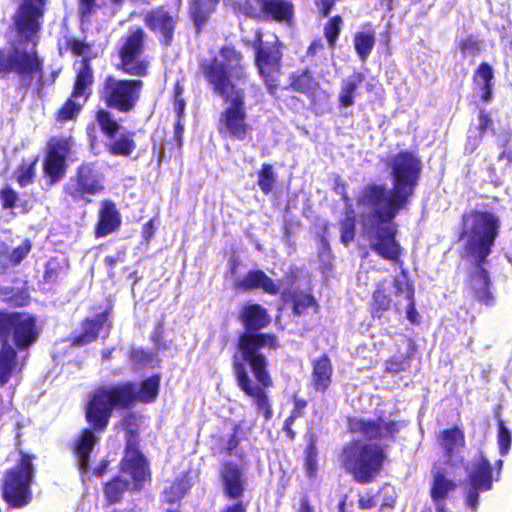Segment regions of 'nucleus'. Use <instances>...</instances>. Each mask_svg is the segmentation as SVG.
Masks as SVG:
<instances>
[{
	"label": "nucleus",
	"mask_w": 512,
	"mask_h": 512,
	"mask_svg": "<svg viewBox=\"0 0 512 512\" xmlns=\"http://www.w3.org/2000/svg\"><path fill=\"white\" fill-rule=\"evenodd\" d=\"M392 187L368 185L360 193L358 204L363 210V227L371 248L384 259H398L401 247L395 239L397 232L393 219L405 209L418 185L421 161L404 151L389 158Z\"/></svg>",
	"instance_id": "f257e3e1"
},
{
	"label": "nucleus",
	"mask_w": 512,
	"mask_h": 512,
	"mask_svg": "<svg viewBox=\"0 0 512 512\" xmlns=\"http://www.w3.org/2000/svg\"><path fill=\"white\" fill-rule=\"evenodd\" d=\"M238 320L244 331L238 335L231 357L236 383L246 396L254 399L257 410L269 420L273 410L265 389L273 386V379L263 350L276 351L281 344L276 334L262 332L271 323V316L262 305L245 303L238 313Z\"/></svg>",
	"instance_id": "f03ea898"
},
{
	"label": "nucleus",
	"mask_w": 512,
	"mask_h": 512,
	"mask_svg": "<svg viewBox=\"0 0 512 512\" xmlns=\"http://www.w3.org/2000/svg\"><path fill=\"white\" fill-rule=\"evenodd\" d=\"M199 69L212 92L228 104L219 116V134L240 141L249 138L252 125L247 120L246 91L241 87L249 73L242 52L232 44L223 45L218 55L201 60Z\"/></svg>",
	"instance_id": "7ed1b4c3"
},
{
	"label": "nucleus",
	"mask_w": 512,
	"mask_h": 512,
	"mask_svg": "<svg viewBox=\"0 0 512 512\" xmlns=\"http://www.w3.org/2000/svg\"><path fill=\"white\" fill-rule=\"evenodd\" d=\"M135 405L133 381L102 385L91 393L84 414L88 427L81 430L70 447L81 473L90 470L91 454L99 442L97 434L107 430L114 410H129Z\"/></svg>",
	"instance_id": "20e7f679"
},
{
	"label": "nucleus",
	"mask_w": 512,
	"mask_h": 512,
	"mask_svg": "<svg viewBox=\"0 0 512 512\" xmlns=\"http://www.w3.org/2000/svg\"><path fill=\"white\" fill-rule=\"evenodd\" d=\"M39 336L40 329L34 314L0 310V387L22 373L26 357L19 356V352L28 351Z\"/></svg>",
	"instance_id": "39448f33"
},
{
	"label": "nucleus",
	"mask_w": 512,
	"mask_h": 512,
	"mask_svg": "<svg viewBox=\"0 0 512 512\" xmlns=\"http://www.w3.org/2000/svg\"><path fill=\"white\" fill-rule=\"evenodd\" d=\"M19 458L15 465L7 469L1 480V497L11 509H22L33 500L32 485L35 481V454L18 450Z\"/></svg>",
	"instance_id": "423d86ee"
},
{
	"label": "nucleus",
	"mask_w": 512,
	"mask_h": 512,
	"mask_svg": "<svg viewBox=\"0 0 512 512\" xmlns=\"http://www.w3.org/2000/svg\"><path fill=\"white\" fill-rule=\"evenodd\" d=\"M462 226L467 237L465 249L468 256L485 261L498 235L499 218L490 212L472 211L463 215Z\"/></svg>",
	"instance_id": "0eeeda50"
},
{
	"label": "nucleus",
	"mask_w": 512,
	"mask_h": 512,
	"mask_svg": "<svg viewBox=\"0 0 512 512\" xmlns=\"http://www.w3.org/2000/svg\"><path fill=\"white\" fill-rule=\"evenodd\" d=\"M143 89L142 78H118L108 74L98 88V97L107 109L130 114L137 109Z\"/></svg>",
	"instance_id": "6e6552de"
},
{
	"label": "nucleus",
	"mask_w": 512,
	"mask_h": 512,
	"mask_svg": "<svg viewBox=\"0 0 512 512\" xmlns=\"http://www.w3.org/2000/svg\"><path fill=\"white\" fill-rule=\"evenodd\" d=\"M263 36L261 28L254 31L251 41V47L255 52L254 64L268 93L276 97L281 76L283 44L276 35H274V40L271 42H264Z\"/></svg>",
	"instance_id": "1a4fd4ad"
},
{
	"label": "nucleus",
	"mask_w": 512,
	"mask_h": 512,
	"mask_svg": "<svg viewBox=\"0 0 512 512\" xmlns=\"http://www.w3.org/2000/svg\"><path fill=\"white\" fill-rule=\"evenodd\" d=\"M385 454L376 444L363 443L354 440L348 444L342 453V462L354 479L362 484L371 482L380 472Z\"/></svg>",
	"instance_id": "9d476101"
},
{
	"label": "nucleus",
	"mask_w": 512,
	"mask_h": 512,
	"mask_svg": "<svg viewBox=\"0 0 512 512\" xmlns=\"http://www.w3.org/2000/svg\"><path fill=\"white\" fill-rule=\"evenodd\" d=\"M43 61L37 51L14 47L9 51L0 49V79L15 75L24 88H28L33 79L43 77Z\"/></svg>",
	"instance_id": "9b49d317"
},
{
	"label": "nucleus",
	"mask_w": 512,
	"mask_h": 512,
	"mask_svg": "<svg viewBox=\"0 0 512 512\" xmlns=\"http://www.w3.org/2000/svg\"><path fill=\"white\" fill-rule=\"evenodd\" d=\"M146 33L137 27L121 38L117 48L119 59L116 69L125 75L145 78L150 73V62L142 58L145 50Z\"/></svg>",
	"instance_id": "f8f14e48"
},
{
	"label": "nucleus",
	"mask_w": 512,
	"mask_h": 512,
	"mask_svg": "<svg viewBox=\"0 0 512 512\" xmlns=\"http://www.w3.org/2000/svg\"><path fill=\"white\" fill-rule=\"evenodd\" d=\"M125 447L119 461L120 475H127L132 484V491H140L145 482L151 479L149 461L141 451L140 440L135 429L125 432Z\"/></svg>",
	"instance_id": "ddd939ff"
},
{
	"label": "nucleus",
	"mask_w": 512,
	"mask_h": 512,
	"mask_svg": "<svg viewBox=\"0 0 512 512\" xmlns=\"http://www.w3.org/2000/svg\"><path fill=\"white\" fill-rule=\"evenodd\" d=\"M105 189L104 176L94 162H84L64 187V193L74 201H89L86 196H95Z\"/></svg>",
	"instance_id": "4468645a"
},
{
	"label": "nucleus",
	"mask_w": 512,
	"mask_h": 512,
	"mask_svg": "<svg viewBox=\"0 0 512 512\" xmlns=\"http://www.w3.org/2000/svg\"><path fill=\"white\" fill-rule=\"evenodd\" d=\"M46 0H22L12 21L19 39L25 43L35 42L42 27Z\"/></svg>",
	"instance_id": "2eb2a0df"
},
{
	"label": "nucleus",
	"mask_w": 512,
	"mask_h": 512,
	"mask_svg": "<svg viewBox=\"0 0 512 512\" xmlns=\"http://www.w3.org/2000/svg\"><path fill=\"white\" fill-rule=\"evenodd\" d=\"M219 479L225 497L230 500H237L223 507L220 512H247L248 504L239 500L243 497L246 489L243 467L231 460L224 461L219 469Z\"/></svg>",
	"instance_id": "dca6fc26"
},
{
	"label": "nucleus",
	"mask_w": 512,
	"mask_h": 512,
	"mask_svg": "<svg viewBox=\"0 0 512 512\" xmlns=\"http://www.w3.org/2000/svg\"><path fill=\"white\" fill-rule=\"evenodd\" d=\"M72 145L73 141L70 137H52L48 141L43 162V172L48 185L57 184L65 176L66 160L72 153Z\"/></svg>",
	"instance_id": "f3484780"
},
{
	"label": "nucleus",
	"mask_w": 512,
	"mask_h": 512,
	"mask_svg": "<svg viewBox=\"0 0 512 512\" xmlns=\"http://www.w3.org/2000/svg\"><path fill=\"white\" fill-rule=\"evenodd\" d=\"M243 10L249 18L278 23H291L294 16V6L288 0H245Z\"/></svg>",
	"instance_id": "a211bd4d"
},
{
	"label": "nucleus",
	"mask_w": 512,
	"mask_h": 512,
	"mask_svg": "<svg viewBox=\"0 0 512 512\" xmlns=\"http://www.w3.org/2000/svg\"><path fill=\"white\" fill-rule=\"evenodd\" d=\"M349 429L353 434H359L366 440H393L399 432V423L383 418H351Z\"/></svg>",
	"instance_id": "6ab92c4d"
},
{
	"label": "nucleus",
	"mask_w": 512,
	"mask_h": 512,
	"mask_svg": "<svg viewBox=\"0 0 512 512\" xmlns=\"http://www.w3.org/2000/svg\"><path fill=\"white\" fill-rule=\"evenodd\" d=\"M492 487V467L487 458L482 454L474 460L471 470L468 472V487L466 492V504L472 510H476L479 504V492Z\"/></svg>",
	"instance_id": "aec40b11"
},
{
	"label": "nucleus",
	"mask_w": 512,
	"mask_h": 512,
	"mask_svg": "<svg viewBox=\"0 0 512 512\" xmlns=\"http://www.w3.org/2000/svg\"><path fill=\"white\" fill-rule=\"evenodd\" d=\"M145 26L158 35L159 41L164 46H170L173 42L176 26L179 21L178 11H168L163 5L148 11L143 18Z\"/></svg>",
	"instance_id": "412c9836"
},
{
	"label": "nucleus",
	"mask_w": 512,
	"mask_h": 512,
	"mask_svg": "<svg viewBox=\"0 0 512 512\" xmlns=\"http://www.w3.org/2000/svg\"><path fill=\"white\" fill-rule=\"evenodd\" d=\"M486 263L487 259L485 261L471 259L468 289L478 302L486 306H492L494 304V297L490 290L491 281L489 273L485 268Z\"/></svg>",
	"instance_id": "4be33fe9"
},
{
	"label": "nucleus",
	"mask_w": 512,
	"mask_h": 512,
	"mask_svg": "<svg viewBox=\"0 0 512 512\" xmlns=\"http://www.w3.org/2000/svg\"><path fill=\"white\" fill-rule=\"evenodd\" d=\"M456 487V483L447 477L445 469L435 465L432 470V483L430 488L434 511L428 509L425 512H448L446 499L448 494L454 491Z\"/></svg>",
	"instance_id": "5701e85b"
},
{
	"label": "nucleus",
	"mask_w": 512,
	"mask_h": 512,
	"mask_svg": "<svg viewBox=\"0 0 512 512\" xmlns=\"http://www.w3.org/2000/svg\"><path fill=\"white\" fill-rule=\"evenodd\" d=\"M122 224L121 213L114 201L104 199L100 202L97 220L94 226L96 239L104 238L117 232Z\"/></svg>",
	"instance_id": "b1692460"
},
{
	"label": "nucleus",
	"mask_w": 512,
	"mask_h": 512,
	"mask_svg": "<svg viewBox=\"0 0 512 512\" xmlns=\"http://www.w3.org/2000/svg\"><path fill=\"white\" fill-rule=\"evenodd\" d=\"M109 311L105 310L95 315L94 318L86 317L80 322V330L70 337V344L74 347H83L95 342L103 329L104 325L109 322Z\"/></svg>",
	"instance_id": "393cba45"
},
{
	"label": "nucleus",
	"mask_w": 512,
	"mask_h": 512,
	"mask_svg": "<svg viewBox=\"0 0 512 512\" xmlns=\"http://www.w3.org/2000/svg\"><path fill=\"white\" fill-rule=\"evenodd\" d=\"M233 288L239 292L261 289L269 295H277L279 293L278 285L261 269L247 271L242 278L234 281Z\"/></svg>",
	"instance_id": "a878e982"
},
{
	"label": "nucleus",
	"mask_w": 512,
	"mask_h": 512,
	"mask_svg": "<svg viewBox=\"0 0 512 512\" xmlns=\"http://www.w3.org/2000/svg\"><path fill=\"white\" fill-rule=\"evenodd\" d=\"M282 300L291 304L292 311L297 316L306 314L310 308L317 307V301L310 287L298 289L291 285L283 291Z\"/></svg>",
	"instance_id": "bb28decb"
},
{
	"label": "nucleus",
	"mask_w": 512,
	"mask_h": 512,
	"mask_svg": "<svg viewBox=\"0 0 512 512\" xmlns=\"http://www.w3.org/2000/svg\"><path fill=\"white\" fill-rule=\"evenodd\" d=\"M94 83V71L91 65V57L81 59V66L77 70L71 95L72 98H83L88 101L91 96V88Z\"/></svg>",
	"instance_id": "cd10ccee"
},
{
	"label": "nucleus",
	"mask_w": 512,
	"mask_h": 512,
	"mask_svg": "<svg viewBox=\"0 0 512 512\" xmlns=\"http://www.w3.org/2000/svg\"><path fill=\"white\" fill-rule=\"evenodd\" d=\"M220 1L221 0H190L189 16L193 21L197 35L202 33L211 15L216 11Z\"/></svg>",
	"instance_id": "c85d7f7f"
},
{
	"label": "nucleus",
	"mask_w": 512,
	"mask_h": 512,
	"mask_svg": "<svg viewBox=\"0 0 512 512\" xmlns=\"http://www.w3.org/2000/svg\"><path fill=\"white\" fill-rule=\"evenodd\" d=\"M102 490L105 498V506L109 507L120 503L127 491H132V484L128 479L118 474L103 483Z\"/></svg>",
	"instance_id": "c756f323"
},
{
	"label": "nucleus",
	"mask_w": 512,
	"mask_h": 512,
	"mask_svg": "<svg viewBox=\"0 0 512 512\" xmlns=\"http://www.w3.org/2000/svg\"><path fill=\"white\" fill-rule=\"evenodd\" d=\"M192 488L189 471L182 472L169 487L163 491L165 503L174 504L183 499Z\"/></svg>",
	"instance_id": "7c9ffc66"
},
{
	"label": "nucleus",
	"mask_w": 512,
	"mask_h": 512,
	"mask_svg": "<svg viewBox=\"0 0 512 512\" xmlns=\"http://www.w3.org/2000/svg\"><path fill=\"white\" fill-rule=\"evenodd\" d=\"M494 71L488 63H482L476 70L474 75V84L481 92L482 101L488 103L493 96V80Z\"/></svg>",
	"instance_id": "2f4dec72"
},
{
	"label": "nucleus",
	"mask_w": 512,
	"mask_h": 512,
	"mask_svg": "<svg viewBox=\"0 0 512 512\" xmlns=\"http://www.w3.org/2000/svg\"><path fill=\"white\" fill-rule=\"evenodd\" d=\"M160 381V374H153L140 382L139 390L135 385V404L154 402L159 395Z\"/></svg>",
	"instance_id": "473e14b6"
},
{
	"label": "nucleus",
	"mask_w": 512,
	"mask_h": 512,
	"mask_svg": "<svg viewBox=\"0 0 512 512\" xmlns=\"http://www.w3.org/2000/svg\"><path fill=\"white\" fill-rule=\"evenodd\" d=\"M303 468L309 478H315L318 474L317 435L310 431L306 435Z\"/></svg>",
	"instance_id": "72a5a7b5"
},
{
	"label": "nucleus",
	"mask_w": 512,
	"mask_h": 512,
	"mask_svg": "<svg viewBox=\"0 0 512 512\" xmlns=\"http://www.w3.org/2000/svg\"><path fill=\"white\" fill-rule=\"evenodd\" d=\"M135 132L126 131L117 139H112L107 144L106 148L110 155L130 157L136 149V142L134 140Z\"/></svg>",
	"instance_id": "f704fd0d"
},
{
	"label": "nucleus",
	"mask_w": 512,
	"mask_h": 512,
	"mask_svg": "<svg viewBox=\"0 0 512 512\" xmlns=\"http://www.w3.org/2000/svg\"><path fill=\"white\" fill-rule=\"evenodd\" d=\"M363 81L364 75L358 73L345 79L342 82L341 91L339 93V102L341 107L348 108L354 104V99L357 95L358 87Z\"/></svg>",
	"instance_id": "c9c22d12"
},
{
	"label": "nucleus",
	"mask_w": 512,
	"mask_h": 512,
	"mask_svg": "<svg viewBox=\"0 0 512 512\" xmlns=\"http://www.w3.org/2000/svg\"><path fill=\"white\" fill-rule=\"evenodd\" d=\"M112 110L105 108H99L95 112V120L98 124L101 132L110 140L114 139L116 134L119 132L121 125L114 118Z\"/></svg>",
	"instance_id": "e433bc0d"
},
{
	"label": "nucleus",
	"mask_w": 512,
	"mask_h": 512,
	"mask_svg": "<svg viewBox=\"0 0 512 512\" xmlns=\"http://www.w3.org/2000/svg\"><path fill=\"white\" fill-rule=\"evenodd\" d=\"M393 288L395 293L394 306L398 311H400L405 304H408V301L414 300V288L409 283L405 274L394 279Z\"/></svg>",
	"instance_id": "4c0bfd02"
},
{
	"label": "nucleus",
	"mask_w": 512,
	"mask_h": 512,
	"mask_svg": "<svg viewBox=\"0 0 512 512\" xmlns=\"http://www.w3.org/2000/svg\"><path fill=\"white\" fill-rule=\"evenodd\" d=\"M39 161V157L35 156L31 160H22L19 165L15 168L14 175L15 179L20 187H26L32 185L36 178V166Z\"/></svg>",
	"instance_id": "58836bf2"
},
{
	"label": "nucleus",
	"mask_w": 512,
	"mask_h": 512,
	"mask_svg": "<svg viewBox=\"0 0 512 512\" xmlns=\"http://www.w3.org/2000/svg\"><path fill=\"white\" fill-rule=\"evenodd\" d=\"M77 98H72V95L64 101V103L57 109L54 114V120L57 123H66L68 121H75L82 111L83 104L76 102Z\"/></svg>",
	"instance_id": "ea45409f"
},
{
	"label": "nucleus",
	"mask_w": 512,
	"mask_h": 512,
	"mask_svg": "<svg viewBox=\"0 0 512 512\" xmlns=\"http://www.w3.org/2000/svg\"><path fill=\"white\" fill-rule=\"evenodd\" d=\"M92 45L81 41L72 36L64 37V43L61 45L58 44V52L60 56H63L65 53L70 52L73 56L78 57H89L88 54L91 52Z\"/></svg>",
	"instance_id": "a19ab883"
},
{
	"label": "nucleus",
	"mask_w": 512,
	"mask_h": 512,
	"mask_svg": "<svg viewBox=\"0 0 512 512\" xmlns=\"http://www.w3.org/2000/svg\"><path fill=\"white\" fill-rule=\"evenodd\" d=\"M290 87L296 92L313 95L318 88V82L311 72L305 69L293 77Z\"/></svg>",
	"instance_id": "79ce46f5"
},
{
	"label": "nucleus",
	"mask_w": 512,
	"mask_h": 512,
	"mask_svg": "<svg viewBox=\"0 0 512 512\" xmlns=\"http://www.w3.org/2000/svg\"><path fill=\"white\" fill-rule=\"evenodd\" d=\"M257 184L264 195H269L277 183V175L271 164L263 163L257 172Z\"/></svg>",
	"instance_id": "37998d69"
},
{
	"label": "nucleus",
	"mask_w": 512,
	"mask_h": 512,
	"mask_svg": "<svg viewBox=\"0 0 512 512\" xmlns=\"http://www.w3.org/2000/svg\"><path fill=\"white\" fill-rule=\"evenodd\" d=\"M463 443L464 435L459 428L455 427L442 432L441 446L448 456H451L459 446L463 445Z\"/></svg>",
	"instance_id": "c03bdc74"
},
{
	"label": "nucleus",
	"mask_w": 512,
	"mask_h": 512,
	"mask_svg": "<svg viewBox=\"0 0 512 512\" xmlns=\"http://www.w3.org/2000/svg\"><path fill=\"white\" fill-rule=\"evenodd\" d=\"M375 45V37L370 32H358L354 37L355 50L362 61H366Z\"/></svg>",
	"instance_id": "a18cd8bd"
},
{
	"label": "nucleus",
	"mask_w": 512,
	"mask_h": 512,
	"mask_svg": "<svg viewBox=\"0 0 512 512\" xmlns=\"http://www.w3.org/2000/svg\"><path fill=\"white\" fill-rule=\"evenodd\" d=\"M343 26V19L341 16L336 15L330 18L324 26V36L327 40L328 46L331 49L335 48L336 41Z\"/></svg>",
	"instance_id": "49530a36"
},
{
	"label": "nucleus",
	"mask_w": 512,
	"mask_h": 512,
	"mask_svg": "<svg viewBox=\"0 0 512 512\" xmlns=\"http://www.w3.org/2000/svg\"><path fill=\"white\" fill-rule=\"evenodd\" d=\"M373 301H374V304H373L372 314H373V317H378V318H380L382 316V313L384 311L389 309L391 302H392L390 296L386 293V291L384 289H380V288L377 289L373 293Z\"/></svg>",
	"instance_id": "de8ad7c7"
},
{
	"label": "nucleus",
	"mask_w": 512,
	"mask_h": 512,
	"mask_svg": "<svg viewBox=\"0 0 512 512\" xmlns=\"http://www.w3.org/2000/svg\"><path fill=\"white\" fill-rule=\"evenodd\" d=\"M497 443L500 455H507L511 447L512 436L510 430L505 426L502 420L498 422Z\"/></svg>",
	"instance_id": "09e8293b"
},
{
	"label": "nucleus",
	"mask_w": 512,
	"mask_h": 512,
	"mask_svg": "<svg viewBox=\"0 0 512 512\" xmlns=\"http://www.w3.org/2000/svg\"><path fill=\"white\" fill-rule=\"evenodd\" d=\"M154 353L144 348H132L128 353L129 360L136 366H146L154 359Z\"/></svg>",
	"instance_id": "8fccbe9b"
},
{
	"label": "nucleus",
	"mask_w": 512,
	"mask_h": 512,
	"mask_svg": "<svg viewBox=\"0 0 512 512\" xmlns=\"http://www.w3.org/2000/svg\"><path fill=\"white\" fill-rule=\"evenodd\" d=\"M18 200V193L10 185H5L0 189V203L2 209H14L17 206Z\"/></svg>",
	"instance_id": "3c124183"
},
{
	"label": "nucleus",
	"mask_w": 512,
	"mask_h": 512,
	"mask_svg": "<svg viewBox=\"0 0 512 512\" xmlns=\"http://www.w3.org/2000/svg\"><path fill=\"white\" fill-rule=\"evenodd\" d=\"M32 248V243L29 239H25L21 245L10 250V265H19L29 254Z\"/></svg>",
	"instance_id": "603ef678"
},
{
	"label": "nucleus",
	"mask_w": 512,
	"mask_h": 512,
	"mask_svg": "<svg viewBox=\"0 0 512 512\" xmlns=\"http://www.w3.org/2000/svg\"><path fill=\"white\" fill-rule=\"evenodd\" d=\"M97 0H78L77 14L82 22L89 21L99 5Z\"/></svg>",
	"instance_id": "864d4df0"
},
{
	"label": "nucleus",
	"mask_w": 512,
	"mask_h": 512,
	"mask_svg": "<svg viewBox=\"0 0 512 512\" xmlns=\"http://www.w3.org/2000/svg\"><path fill=\"white\" fill-rule=\"evenodd\" d=\"M459 49L464 57L474 58L480 53V44L474 37L461 40Z\"/></svg>",
	"instance_id": "5fc2aeb1"
},
{
	"label": "nucleus",
	"mask_w": 512,
	"mask_h": 512,
	"mask_svg": "<svg viewBox=\"0 0 512 512\" xmlns=\"http://www.w3.org/2000/svg\"><path fill=\"white\" fill-rule=\"evenodd\" d=\"M61 269L62 266L57 261H48L43 275L45 283H55Z\"/></svg>",
	"instance_id": "6e6d98bb"
},
{
	"label": "nucleus",
	"mask_w": 512,
	"mask_h": 512,
	"mask_svg": "<svg viewBox=\"0 0 512 512\" xmlns=\"http://www.w3.org/2000/svg\"><path fill=\"white\" fill-rule=\"evenodd\" d=\"M512 141L511 133H502L498 137V144L503 149L499 155V160L506 158L509 162L512 161V151L508 149L509 143Z\"/></svg>",
	"instance_id": "4d7b16f0"
},
{
	"label": "nucleus",
	"mask_w": 512,
	"mask_h": 512,
	"mask_svg": "<svg viewBox=\"0 0 512 512\" xmlns=\"http://www.w3.org/2000/svg\"><path fill=\"white\" fill-rule=\"evenodd\" d=\"M355 236V224L353 220L346 219L341 224V241L347 245L354 239Z\"/></svg>",
	"instance_id": "13d9d810"
},
{
	"label": "nucleus",
	"mask_w": 512,
	"mask_h": 512,
	"mask_svg": "<svg viewBox=\"0 0 512 512\" xmlns=\"http://www.w3.org/2000/svg\"><path fill=\"white\" fill-rule=\"evenodd\" d=\"M125 259H126V251L125 250L117 251V253L115 255H109V256L105 257L104 262L109 269V273H108L109 277L114 276V273L112 272V270L116 267V265L118 263H123L125 261Z\"/></svg>",
	"instance_id": "bf43d9fd"
},
{
	"label": "nucleus",
	"mask_w": 512,
	"mask_h": 512,
	"mask_svg": "<svg viewBox=\"0 0 512 512\" xmlns=\"http://www.w3.org/2000/svg\"><path fill=\"white\" fill-rule=\"evenodd\" d=\"M293 404V409L291 410V413L287 418L295 421L297 418L302 417L304 415V410L307 407V401L303 398L298 397L297 395H294Z\"/></svg>",
	"instance_id": "052dcab7"
},
{
	"label": "nucleus",
	"mask_w": 512,
	"mask_h": 512,
	"mask_svg": "<svg viewBox=\"0 0 512 512\" xmlns=\"http://www.w3.org/2000/svg\"><path fill=\"white\" fill-rule=\"evenodd\" d=\"M156 232V218L153 217L149 221L143 224L141 229V236L144 241L149 242L155 235Z\"/></svg>",
	"instance_id": "680f3d73"
},
{
	"label": "nucleus",
	"mask_w": 512,
	"mask_h": 512,
	"mask_svg": "<svg viewBox=\"0 0 512 512\" xmlns=\"http://www.w3.org/2000/svg\"><path fill=\"white\" fill-rule=\"evenodd\" d=\"M322 390L325 389L329 382H330V376L332 372V367L330 364V361L326 355H322Z\"/></svg>",
	"instance_id": "e2e57ef3"
},
{
	"label": "nucleus",
	"mask_w": 512,
	"mask_h": 512,
	"mask_svg": "<svg viewBox=\"0 0 512 512\" xmlns=\"http://www.w3.org/2000/svg\"><path fill=\"white\" fill-rule=\"evenodd\" d=\"M239 430H240V426L238 424H236L233 428V433L229 436L227 445L223 450L226 453L230 454L240 444V439L238 437Z\"/></svg>",
	"instance_id": "0e129e2a"
},
{
	"label": "nucleus",
	"mask_w": 512,
	"mask_h": 512,
	"mask_svg": "<svg viewBox=\"0 0 512 512\" xmlns=\"http://www.w3.org/2000/svg\"><path fill=\"white\" fill-rule=\"evenodd\" d=\"M386 367L389 372L397 373L400 371H405L409 367V363L406 359H403V360L391 359V360L387 361Z\"/></svg>",
	"instance_id": "69168bd1"
},
{
	"label": "nucleus",
	"mask_w": 512,
	"mask_h": 512,
	"mask_svg": "<svg viewBox=\"0 0 512 512\" xmlns=\"http://www.w3.org/2000/svg\"><path fill=\"white\" fill-rule=\"evenodd\" d=\"M150 339H151V341L154 343V345L158 349L161 348V343H162V339H163V325H162V323H157L156 324L153 332L151 333Z\"/></svg>",
	"instance_id": "338daca9"
},
{
	"label": "nucleus",
	"mask_w": 512,
	"mask_h": 512,
	"mask_svg": "<svg viewBox=\"0 0 512 512\" xmlns=\"http://www.w3.org/2000/svg\"><path fill=\"white\" fill-rule=\"evenodd\" d=\"M10 249L5 242H0V265L7 267L10 265Z\"/></svg>",
	"instance_id": "774afa93"
}]
</instances>
